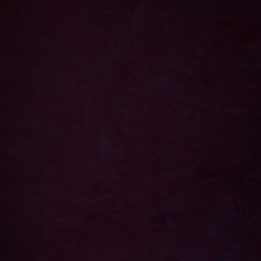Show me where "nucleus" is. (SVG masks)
Here are the masks:
<instances>
[{"label":"nucleus","mask_w":261,"mask_h":261,"mask_svg":"<svg viewBox=\"0 0 261 261\" xmlns=\"http://www.w3.org/2000/svg\"><path fill=\"white\" fill-rule=\"evenodd\" d=\"M178 85H179L180 87H182L184 86V83L182 82H180L179 83H178Z\"/></svg>","instance_id":"1"}]
</instances>
